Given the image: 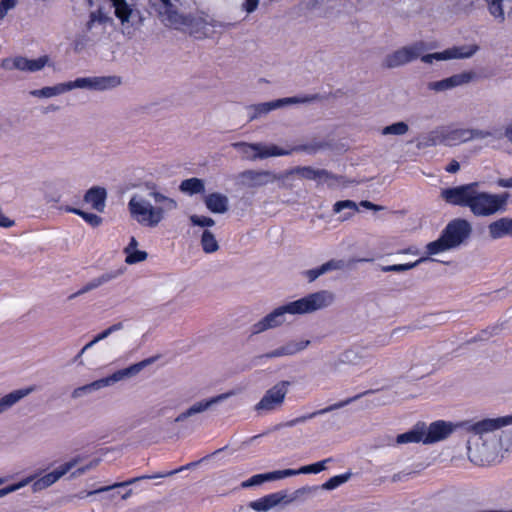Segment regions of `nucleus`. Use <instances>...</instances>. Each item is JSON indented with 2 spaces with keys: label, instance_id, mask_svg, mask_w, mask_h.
I'll return each mask as SVG.
<instances>
[{
  "label": "nucleus",
  "instance_id": "obj_11",
  "mask_svg": "<svg viewBox=\"0 0 512 512\" xmlns=\"http://www.w3.org/2000/svg\"><path fill=\"white\" fill-rule=\"evenodd\" d=\"M179 0H159L156 11L161 21L169 27L180 29L192 25L193 18L190 15L179 13L176 2Z\"/></svg>",
  "mask_w": 512,
  "mask_h": 512
},
{
  "label": "nucleus",
  "instance_id": "obj_10",
  "mask_svg": "<svg viewBox=\"0 0 512 512\" xmlns=\"http://www.w3.org/2000/svg\"><path fill=\"white\" fill-rule=\"evenodd\" d=\"M319 98H320L319 95L312 94V95L286 97V98L276 99V100L269 101V102L252 104L247 107V110L249 112V121H253L257 118H260L263 115L268 114L269 112H271L273 110L283 108L288 105L311 103V102L318 100Z\"/></svg>",
  "mask_w": 512,
  "mask_h": 512
},
{
  "label": "nucleus",
  "instance_id": "obj_28",
  "mask_svg": "<svg viewBox=\"0 0 512 512\" xmlns=\"http://www.w3.org/2000/svg\"><path fill=\"white\" fill-rule=\"evenodd\" d=\"M489 235L492 239H500L507 235L512 236V219L501 218L489 224Z\"/></svg>",
  "mask_w": 512,
  "mask_h": 512
},
{
  "label": "nucleus",
  "instance_id": "obj_54",
  "mask_svg": "<svg viewBox=\"0 0 512 512\" xmlns=\"http://www.w3.org/2000/svg\"><path fill=\"white\" fill-rule=\"evenodd\" d=\"M332 461L331 458L324 459L322 461L310 464L311 473L317 474L326 469V463Z\"/></svg>",
  "mask_w": 512,
  "mask_h": 512
},
{
  "label": "nucleus",
  "instance_id": "obj_6",
  "mask_svg": "<svg viewBox=\"0 0 512 512\" xmlns=\"http://www.w3.org/2000/svg\"><path fill=\"white\" fill-rule=\"evenodd\" d=\"M231 146L241 154L243 159L250 161L269 157L287 156L296 151H314V148L310 145H298L286 149L274 144L265 145L262 143L234 142Z\"/></svg>",
  "mask_w": 512,
  "mask_h": 512
},
{
  "label": "nucleus",
  "instance_id": "obj_46",
  "mask_svg": "<svg viewBox=\"0 0 512 512\" xmlns=\"http://www.w3.org/2000/svg\"><path fill=\"white\" fill-rule=\"evenodd\" d=\"M147 253L145 251L140 250H132L128 253H126V259L125 262L127 264H136L139 262L144 261L147 258Z\"/></svg>",
  "mask_w": 512,
  "mask_h": 512
},
{
  "label": "nucleus",
  "instance_id": "obj_61",
  "mask_svg": "<svg viewBox=\"0 0 512 512\" xmlns=\"http://www.w3.org/2000/svg\"><path fill=\"white\" fill-rule=\"evenodd\" d=\"M110 335H111V334H110V331H109V329L107 328V329H105L104 331H102L101 333H99L98 335H96V336L94 337V339H95V340H96V342L98 343L99 341L106 339V338H107L108 336H110Z\"/></svg>",
  "mask_w": 512,
  "mask_h": 512
},
{
  "label": "nucleus",
  "instance_id": "obj_53",
  "mask_svg": "<svg viewBox=\"0 0 512 512\" xmlns=\"http://www.w3.org/2000/svg\"><path fill=\"white\" fill-rule=\"evenodd\" d=\"M100 460L99 459H94L92 461H90L88 464L84 465V466H81L79 468H77L73 473H72V476L73 477H77V476H80L84 473H86L87 471L95 468L98 464H99Z\"/></svg>",
  "mask_w": 512,
  "mask_h": 512
},
{
  "label": "nucleus",
  "instance_id": "obj_56",
  "mask_svg": "<svg viewBox=\"0 0 512 512\" xmlns=\"http://www.w3.org/2000/svg\"><path fill=\"white\" fill-rule=\"evenodd\" d=\"M460 169V164L456 160H452L447 167L445 168L446 172L448 173H456Z\"/></svg>",
  "mask_w": 512,
  "mask_h": 512
},
{
  "label": "nucleus",
  "instance_id": "obj_18",
  "mask_svg": "<svg viewBox=\"0 0 512 512\" xmlns=\"http://www.w3.org/2000/svg\"><path fill=\"white\" fill-rule=\"evenodd\" d=\"M458 423L453 424L443 420L432 422L425 432L423 443L430 444L446 439L454 430L458 429Z\"/></svg>",
  "mask_w": 512,
  "mask_h": 512
},
{
  "label": "nucleus",
  "instance_id": "obj_37",
  "mask_svg": "<svg viewBox=\"0 0 512 512\" xmlns=\"http://www.w3.org/2000/svg\"><path fill=\"white\" fill-rule=\"evenodd\" d=\"M344 210H348V212L345 213L343 216V220H346V219L350 218L353 214L358 212V207H357L356 203L351 200L338 201L333 206V211L335 213H340Z\"/></svg>",
  "mask_w": 512,
  "mask_h": 512
},
{
  "label": "nucleus",
  "instance_id": "obj_48",
  "mask_svg": "<svg viewBox=\"0 0 512 512\" xmlns=\"http://www.w3.org/2000/svg\"><path fill=\"white\" fill-rule=\"evenodd\" d=\"M190 221L193 225L201 227H211L215 224V221L212 218L198 215H191Z\"/></svg>",
  "mask_w": 512,
  "mask_h": 512
},
{
  "label": "nucleus",
  "instance_id": "obj_38",
  "mask_svg": "<svg viewBox=\"0 0 512 512\" xmlns=\"http://www.w3.org/2000/svg\"><path fill=\"white\" fill-rule=\"evenodd\" d=\"M65 211L74 213V214L82 217L92 227H97L102 223V218L93 213L84 212L80 209L73 208V207H66Z\"/></svg>",
  "mask_w": 512,
  "mask_h": 512
},
{
  "label": "nucleus",
  "instance_id": "obj_4",
  "mask_svg": "<svg viewBox=\"0 0 512 512\" xmlns=\"http://www.w3.org/2000/svg\"><path fill=\"white\" fill-rule=\"evenodd\" d=\"M122 83L121 78L116 75L81 77L74 81L59 83L54 86H47L41 89L32 90L30 94L39 98H50L76 88L104 91L118 87Z\"/></svg>",
  "mask_w": 512,
  "mask_h": 512
},
{
  "label": "nucleus",
  "instance_id": "obj_9",
  "mask_svg": "<svg viewBox=\"0 0 512 512\" xmlns=\"http://www.w3.org/2000/svg\"><path fill=\"white\" fill-rule=\"evenodd\" d=\"M290 386V381L281 380L269 388L254 406L257 414L265 415L279 410L285 402Z\"/></svg>",
  "mask_w": 512,
  "mask_h": 512
},
{
  "label": "nucleus",
  "instance_id": "obj_8",
  "mask_svg": "<svg viewBox=\"0 0 512 512\" xmlns=\"http://www.w3.org/2000/svg\"><path fill=\"white\" fill-rule=\"evenodd\" d=\"M427 49L428 46L424 41H415L388 53L382 60V66L387 69L405 66L419 58L421 59Z\"/></svg>",
  "mask_w": 512,
  "mask_h": 512
},
{
  "label": "nucleus",
  "instance_id": "obj_47",
  "mask_svg": "<svg viewBox=\"0 0 512 512\" xmlns=\"http://www.w3.org/2000/svg\"><path fill=\"white\" fill-rule=\"evenodd\" d=\"M468 141L474 139H486L488 137H492L493 133L488 130L475 129V128H467Z\"/></svg>",
  "mask_w": 512,
  "mask_h": 512
},
{
  "label": "nucleus",
  "instance_id": "obj_25",
  "mask_svg": "<svg viewBox=\"0 0 512 512\" xmlns=\"http://www.w3.org/2000/svg\"><path fill=\"white\" fill-rule=\"evenodd\" d=\"M107 192L103 187L90 188L84 195V201L97 212H103L106 206Z\"/></svg>",
  "mask_w": 512,
  "mask_h": 512
},
{
  "label": "nucleus",
  "instance_id": "obj_42",
  "mask_svg": "<svg viewBox=\"0 0 512 512\" xmlns=\"http://www.w3.org/2000/svg\"><path fill=\"white\" fill-rule=\"evenodd\" d=\"M408 130V125L405 122L400 121L384 127L381 133L382 135H404Z\"/></svg>",
  "mask_w": 512,
  "mask_h": 512
},
{
  "label": "nucleus",
  "instance_id": "obj_43",
  "mask_svg": "<svg viewBox=\"0 0 512 512\" xmlns=\"http://www.w3.org/2000/svg\"><path fill=\"white\" fill-rule=\"evenodd\" d=\"M425 260H426V258H420L417 261L412 262V263L386 265V266L381 267V271H383V272H404V271L410 270L412 268H415L417 265H419L421 262H423Z\"/></svg>",
  "mask_w": 512,
  "mask_h": 512
},
{
  "label": "nucleus",
  "instance_id": "obj_51",
  "mask_svg": "<svg viewBox=\"0 0 512 512\" xmlns=\"http://www.w3.org/2000/svg\"><path fill=\"white\" fill-rule=\"evenodd\" d=\"M33 480V477H27L21 481H19L18 483H15V484H12V485H9V486H6L4 487V491L6 493V495L10 494V493H13L23 487H25L26 485H28L31 481Z\"/></svg>",
  "mask_w": 512,
  "mask_h": 512
},
{
  "label": "nucleus",
  "instance_id": "obj_19",
  "mask_svg": "<svg viewBox=\"0 0 512 512\" xmlns=\"http://www.w3.org/2000/svg\"><path fill=\"white\" fill-rule=\"evenodd\" d=\"M109 21H111V19L100 9L90 13L85 31L90 34L91 39H93L95 43H98L105 34L106 24Z\"/></svg>",
  "mask_w": 512,
  "mask_h": 512
},
{
  "label": "nucleus",
  "instance_id": "obj_2",
  "mask_svg": "<svg viewBox=\"0 0 512 512\" xmlns=\"http://www.w3.org/2000/svg\"><path fill=\"white\" fill-rule=\"evenodd\" d=\"M145 194L135 193L128 202L130 217L139 225L157 227L166 215L177 209L175 199L163 194L155 184H147Z\"/></svg>",
  "mask_w": 512,
  "mask_h": 512
},
{
  "label": "nucleus",
  "instance_id": "obj_5",
  "mask_svg": "<svg viewBox=\"0 0 512 512\" xmlns=\"http://www.w3.org/2000/svg\"><path fill=\"white\" fill-rule=\"evenodd\" d=\"M470 223L465 219H454L450 221L440 237L427 244L426 252L429 255H436L460 246L471 234Z\"/></svg>",
  "mask_w": 512,
  "mask_h": 512
},
{
  "label": "nucleus",
  "instance_id": "obj_52",
  "mask_svg": "<svg viewBox=\"0 0 512 512\" xmlns=\"http://www.w3.org/2000/svg\"><path fill=\"white\" fill-rule=\"evenodd\" d=\"M84 460V456L82 455H76L72 457L69 461L65 462L64 464L60 465L62 470L66 473H68L71 469L76 467L79 463H81Z\"/></svg>",
  "mask_w": 512,
  "mask_h": 512
},
{
  "label": "nucleus",
  "instance_id": "obj_27",
  "mask_svg": "<svg viewBox=\"0 0 512 512\" xmlns=\"http://www.w3.org/2000/svg\"><path fill=\"white\" fill-rule=\"evenodd\" d=\"M368 392H365V394H367ZM364 395V393H363ZM362 396V394H358V395H355L353 397H350V398H347L345 400H342V401H339L337 403H334L330 406H327L323 409H320V410H317V411H314V412H311L309 414H306V415H302V416H299V417H296L297 419V423L298 424H301V423H304L306 422L307 420H310L316 416H320V415H324L328 412H331V411H334V410H337V409H340V408H343L349 404H351L352 402L356 401L357 399H359L360 397Z\"/></svg>",
  "mask_w": 512,
  "mask_h": 512
},
{
  "label": "nucleus",
  "instance_id": "obj_39",
  "mask_svg": "<svg viewBox=\"0 0 512 512\" xmlns=\"http://www.w3.org/2000/svg\"><path fill=\"white\" fill-rule=\"evenodd\" d=\"M95 44L96 43L94 42L93 39H91L90 34H88L84 30L81 34H79L75 37V40L73 42V49L75 52H81L86 47H89V46H92Z\"/></svg>",
  "mask_w": 512,
  "mask_h": 512
},
{
  "label": "nucleus",
  "instance_id": "obj_20",
  "mask_svg": "<svg viewBox=\"0 0 512 512\" xmlns=\"http://www.w3.org/2000/svg\"><path fill=\"white\" fill-rule=\"evenodd\" d=\"M184 468L185 467H180L179 469H175V470L165 472V473H158V474H154V475H143V476L131 478V479H128L123 482H117V483H114L109 486H104V487H100L98 489L92 490V492H89L87 495H96V494L108 492V491L116 489V488L127 487V486H130V485H132L140 480H143V479L164 478V477L176 474L177 472L182 471Z\"/></svg>",
  "mask_w": 512,
  "mask_h": 512
},
{
  "label": "nucleus",
  "instance_id": "obj_33",
  "mask_svg": "<svg viewBox=\"0 0 512 512\" xmlns=\"http://www.w3.org/2000/svg\"><path fill=\"white\" fill-rule=\"evenodd\" d=\"M179 189L181 192L194 195L205 191L204 181L199 178H189L181 182Z\"/></svg>",
  "mask_w": 512,
  "mask_h": 512
},
{
  "label": "nucleus",
  "instance_id": "obj_59",
  "mask_svg": "<svg viewBox=\"0 0 512 512\" xmlns=\"http://www.w3.org/2000/svg\"><path fill=\"white\" fill-rule=\"evenodd\" d=\"M137 246H138V242H137L136 238L131 237L128 246L125 247V249H124V253L126 254L132 250H136Z\"/></svg>",
  "mask_w": 512,
  "mask_h": 512
},
{
  "label": "nucleus",
  "instance_id": "obj_60",
  "mask_svg": "<svg viewBox=\"0 0 512 512\" xmlns=\"http://www.w3.org/2000/svg\"><path fill=\"white\" fill-rule=\"evenodd\" d=\"M191 417V414L189 412V410H185L184 412L180 413L176 418H175V422L179 423V422H183L184 420H186L187 418Z\"/></svg>",
  "mask_w": 512,
  "mask_h": 512
},
{
  "label": "nucleus",
  "instance_id": "obj_12",
  "mask_svg": "<svg viewBox=\"0 0 512 512\" xmlns=\"http://www.w3.org/2000/svg\"><path fill=\"white\" fill-rule=\"evenodd\" d=\"M510 424H512V415L493 419L487 418L476 422L473 420L458 422L460 429L480 437Z\"/></svg>",
  "mask_w": 512,
  "mask_h": 512
},
{
  "label": "nucleus",
  "instance_id": "obj_64",
  "mask_svg": "<svg viewBox=\"0 0 512 512\" xmlns=\"http://www.w3.org/2000/svg\"><path fill=\"white\" fill-rule=\"evenodd\" d=\"M499 185L501 187H505V188H512V177L507 178V179H501L499 181Z\"/></svg>",
  "mask_w": 512,
  "mask_h": 512
},
{
  "label": "nucleus",
  "instance_id": "obj_40",
  "mask_svg": "<svg viewBox=\"0 0 512 512\" xmlns=\"http://www.w3.org/2000/svg\"><path fill=\"white\" fill-rule=\"evenodd\" d=\"M426 144L429 146L446 145L445 127H439L427 135Z\"/></svg>",
  "mask_w": 512,
  "mask_h": 512
},
{
  "label": "nucleus",
  "instance_id": "obj_34",
  "mask_svg": "<svg viewBox=\"0 0 512 512\" xmlns=\"http://www.w3.org/2000/svg\"><path fill=\"white\" fill-rule=\"evenodd\" d=\"M424 435H425L424 425H422V427H419V425H417L415 429L398 435L396 438V443L397 444H406V443H418L420 441L423 442Z\"/></svg>",
  "mask_w": 512,
  "mask_h": 512
},
{
  "label": "nucleus",
  "instance_id": "obj_44",
  "mask_svg": "<svg viewBox=\"0 0 512 512\" xmlns=\"http://www.w3.org/2000/svg\"><path fill=\"white\" fill-rule=\"evenodd\" d=\"M351 477V473L350 472H347V473H344V474H340V475H336V476H333L331 477L329 480H327L324 484H323V489L325 490H333V489H336L337 487H339L340 485L346 483Z\"/></svg>",
  "mask_w": 512,
  "mask_h": 512
},
{
  "label": "nucleus",
  "instance_id": "obj_15",
  "mask_svg": "<svg viewBox=\"0 0 512 512\" xmlns=\"http://www.w3.org/2000/svg\"><path fill=\"white\" fill-rule=\"evenodd\" d=\"M309 345V340H289L267 353L256 356L255 361H257L258 364H263L265 360L268 359L294 356L305 350Z\"/></svg>",
  "mask_w": 512,
  "mask_h": 512
},
{
  "label": "nucleus",
  "instance_id": "obj_14",
  "mask_svg": "<svg viewBox=\"0 0 512 512\" xmlns=\"http://www.w3.org/2000/svg\"><path fill=\"white\" fill-rule=\"evenodd\" d=\"M278 179L276 174L266 170H245L236 177L237 184L243 188L255 189L264 187Z\"/></svg>",
  "mask_w": 512,
  "mask_h": 512
},
{
  "label": "nucleus",
  "instance_id": "obj_32",
  "mask_svg": "<svg viewBox=\"0 0 512 512\" xmlns=\"http://www.w3.org/2000/svg\"><path fill=\"white\" fill-rule=\"evenodd\" d=\"M446 146H454L460 143L468 142L467 128L451 129L445 127Z\"/></svg>",
  "mask_w": 512,
  "mask_h": 512
},
{
  "label": "nucleus",
  "instance_id": "obj_36",
  "mask_svg": "<svg viewBox=\"0 0 512 512\" xmlns=\"http://www.w3.org/2000/svg\"><path fill=\"white\" fill-rule=\"evenodd\" d=\"M319 185L326 184L328 187H336L342 183V177L335 175L325 169L319 170V177L316 181Z\"/></svg>",
  "mask_w": 512,
  "mask_h": 512
},
{
  "label": "nucleus",
  "instance_id": "obj_21",
  "mask_svg": "<svg viewBox=\"0 0 512 512\" xmlns=\"http://www.w3.org/2000/svg\"><path fill=\"white\" fill-rule=\"evenodd\" d=\"M123 272H124L123 268L105 272L102 275H100L99 277L94 278L91 281H89L88 283H86L79 291L74 293L71 296V298L77 297V296L87 293L91 290H94V289L118 278L119 276H121L123 274Z\"/></svg>",
  "mask_w": 512,
  "mask_h": 512
},
{
  "label": "nucleus",
  "instance_id": "obj_35",
  "mask_svg": "<svg viewBox=\"0 0 512 512\" xmlns=\"http://www.w3.org/2000/svg\"><path fill=\"white\" fill-rule=\"evenodd\" d=\"M201 246L205 253H214L219 249L218 242L214 234L209 230H204L201 236Z\"/></svg>",
  "mask_w": 512,
  "mask_h": 512
},
{
  "label": "nucleus",
  "instance_id": "obj_55",
  "mask_svg": "<svg viewBox=\"0 0 512 512\" xmlns=\"http://www.w3.org/2000/svg\"><path fill=\"white\" fill-rule=\"evenodd\" d=\"M259 4V0H245L242 4V9L248 14L253 13Z\"/></svg>",
  "mask_w": 512,
  "mask_h": 512
},
{
  "label": "nucleus",
  "instance_id": "obj_63",
  "mask_svg": "<svg viewBox=\"0 0 512 512\" xmlns=\"http://www.w3.org/2000/svg\"><path fill=\"white\" fill-rule=\"evenodd\" d=\"M360 205L362 207H365V208H368V209H374V210H380L381 209L380 206H377V205L373 204L372 202L366 201V200L365 201H361Z\"/></svg>",
  "mask_w": 512,
  "mask_h": 512
},
{
  "label": "nucleus",
  "instance_id": "obj_17",
  "mask_svg": "<svg viewBox=\"0 0 512 512\" xmlns=\"http://www.w3.org/2000/svg\"><path fill=\"white\" fill-rule=\"evenodd\" d=\"M49 61L47 55L41 56L37 59H28L22 56L13 59H5L2 66L6 69H17L24 72H37L42 70Z\"/></svg>",
  "mask_w": 512,
  "mask_h": 512
},
{
  "label": "nucleus",
  "instance_id": "obj_13",
  "mask_svg": "<svg viewBox=\"0 0 512 512\" xmlns=\"http://www.w3.org/2000/svg\"><path fill=\"white\" fill-rule=\"evenodd\" d=\"M478 50L479 46L476 44L454 46L442 52L426 54L421 58V61L426 64H432L434 61L468 59L471 58Z\"/></svg>",
  "mask_w": 512,
  "mask_h": 512
},
{
  "label": "nucleus",
  "instance_id": "obj_29",
  "mask_svg": "<svg viewBox=\"0 0 512 512\" xmlns=\"http://www.w3.org/2000/svg\"><path fill=\"white\" fill-rule=\"evenodd\" d=\"M232 394H233L232 392L222 393V394H219L210 399L198 401V402L194 403L193 405H191L188 408V410H189L191 416L198 414V413H202V412L212 408L214 405L222 403L223 401L228 399Z\"/></svg>",
  "mask_w": 512,
  "mask_h": 512
},
{
  "label": "nucleus",
  "instance_id": "obj_26",
  "mask_svg": "<svg viewBox=\"0 0 512 512\" xmlns=\"http://www.w3.org/2000/svg\"><path fill=\"white\" fill-rule=\"evenodd\" d=\"M209 211L216 214H223L228 211L229 199L226 195L215 192L208 194L204 199Z\"/></svg>",
  "mask_w": 512,
  "mask_h": 512
},
{
  "label": "nucleus",
  "instance_id": "obj_23",
  "mask_svg": "<svg viewBox=\"0 0 512 512\" xmlns=\"http://www.w3.org/2000/svg\"><path fill=\"white\" fill-rule=\"evenodd\" d=\"M36 390L35 386L14 390L0 398V414L8 411L15 404Z\"/></svg>",
  "mask_w": 512,
  "mask_h": 512
},
{
  "label": "nucleus",
  "instance_id": "obj_41",
  "mask_svg": "<svg viewBox=\"0 0 512 512\" xmlns=\"http://www.w3.org/2000/svg\"><path fill=\"white\" fill-rule=\"evenodd\" d=\"M319 170L320 169H315L311 166H303L294 168L291 170V173L297 174L304 179L317 181V177H319Z\"/></svg>",
  "mask_w": 512,
  "mask_h": 512
},
{
  "label": "nucleus",
  "instance_id": "obj_16",
  "mask_svg": "<svg viewBox=\"0 0 512 512\" xmlns=\"http://www.w3.org/2000/svg\"><path fill=\"white\" fill-rule=\"evenodd\" d=\"M476 78V73L473 71H464L458 74H454L445 79L430 82L428 89L435 92H443L454 89L459 86L469 84Z\"/></svg>",
  "mask_w": 512,
  "mask_h": 512
},
{
  "label": "nucleus",
  "instance_id": "obj_3",
  "mask_svg": "<svg viewBox=\"0 0 512 512\" xmlns=\"http://www.w3.org/2000/svg\"><path fill=\"white\" fill-rule=\"evenodd\" d=\"M335 295L328 290H320L295 301L281 305L252 325V333L259 334L282 326L287 315H304L325 309L333 304Z\"/></svg>",
  "mask_w": 512,
  "mask_h": 512
},
{
  "label": "nucleus",
  "instance_id": "obj_62",
  "mask_svg": "<svg viewBox=\"0 0 512 512\" xmlns=\"http://www.w3.org/2000/svg\"><path fill=\"white\" fill-rule=\"evenodd\" d=\"M96 340L93 338V340H91L90 342H88L82 349L81 351L79 352V354L77 355V358L81 357L85 351H87L88 349L92 348L95 344H96Z\"/></svg>",
  "mask_w": 512,
  "mask_h": 512
},
{
  "label": "nucleus",
  "instance_id": "obj_57",
  "mask_svg": "<svg viewBox=\"0 0 512 512\" xmlns=\"http://www.w3.org/2000/svg\"><path fill=\"white\" fill-rule=\"evenodd\" d=\"M283 472H284V470L269 472L268 473L269 481L285 478V475L283 474Z\"/></svg>",
  "mask_w": 512,
  "mask_h": 512
},
{
  "label": "nucleus",
  "instance_id": "obj_24",
  "mask_svg": "<svg viewBox=\"0 0 512 512\" xmlns=\"http://www.w3.org/2000/svg\"><path fill=\"white\" fill-rule=\"evenodd\" d=\"M293 499L294 498L286 500L285 494H283L281 492H277V493L269 494L263 498H260L256 501L251 502L250 507L256 511H268L269 509L275 507L276 505H278L282 502L289 503Z\"/></svg>",
  "mask_w": 512,
  "mask_h": 512
},
{
  "label": "nucleus",
  "instance_id": "obj_45",
  "mask_svg": "<svg viewBox=\"0 0 512 512\" xmlns=\"http://www.w3.org/2000/svg\"><path fill=\"white\" fill-rule=\"evenodd\" d=\"M485 1L488 5L490 14L492 16H494L495 18L499 19L500 21H504L505 17H504V10H503V6H502L503 0H485Z\"/></svg>",
  "mask_w": 512,
  "mask_h": 512
},
{
  "label": "nucleus",
  "instance_id": "obj_22",
  "mask_svg": "<svg viewBox=\"0 0 512 512\" xmlns=\"http://www.w3.org/2000/svg\"><path fill=\"white\" fill-rule=\"evenodd\" d=\"M345 267V262L339 259H331L319 267L309 269L303 272L308 282L315 281L318 277L335 270H341Z\"/></svg>",
  "mask_w": 512,
  "mask_h": 512
},
{
  "label": "nucleus",
  "instance_id": "obj_30",
  "mask_svg": "<svg viewBox=\"0 0 512 512\" xmlns=\"http://www.w3.org/2000/svg\"><path fill=\"white\" fill-rule=\"evenodd\" d=\"M112 6L115 9V16L121 21L124 25L125 23H129L131 19L134 17L135 12L127 3L126 0H110Z\"/></svg>",
  "mask_w": 512,
  "mask_h": 512
},
{
  "label": "nucleus",
  "instance_id": "obj_49",
  "mask_svg": "<svg viewBox=\"0 0 512 512\" xmlns=\"http://www.w3.org/2000/svg\"><path fill=\"white\" fill-rule=\"evenodd\" d=\"M269 481L268 479V473L265 474H256L252 477H250L248 480L244 481L242 483L243 487H252L261 485L262 483Z\"/></svg>",
  "mask_w": 512,
  "mask_h": 512
},
{
  "label": "nucleus",
  "instance_id": "obj_50",
  "mask_svg": "<svg viewBox=\"0 0 512 512\" xmlns=\"http://www.w3.org/2000/svg\"><path fill=\"white\" fill-rule=\"evenodd\" d=\"M18 0H1L0 1V20L4 19L7 13L15 8Z\"/></svg>",
  "mask_w": 512,
  "mask_h": 512
},
{
  "label": "nucleus",
  "instance_id": "obj_58",
  "mask_svg": "<svg viewBox=\"0 0 512 512\" xmlns=\"http://www.w3.org/2000/svg\"><path fill=\"white\" fill-rule=\"evenodd\" d=\"M503 135L509 142H512V120L505 126Z\"/></svg>",
  "mask_w": 512,
  "mask_h": 512
},
{
  "label": "nucleus",
  "instance_id": "obj_1",
  "mask_svg": "<svg viewBox=\"0 0 512 512\" xmlns=\"http://www.w3.org/2000/svg\"><path fill=\"white\" fill-rule=\"evenodd\" d=\"M478 182H472L442 190L441 197L451 205L468 207L475 216L486 217L504 211L508 194H491L479 189Z\"/></svg>",
  "mask_w": 512,
  "mask_h": 512
},
{
  "label": "nucleus",
  "instance_id": "obj_31",
  "mask_svg": "<svg viewBox=\"0 0 512 512\" xmlns=\"http://www.w3.org/2000/svg\"><path fill=\"white\" fill-rule=\"evenodd\" d=\"M64 475H65V472L62 470L61 466H59L52 472L47 473L40 479L36 480L33 483V490L39 491V490L45 489V488L51 486L52 484H54L56 481H58Z\"/></svg>",
  "mask_w": 512,
  "mask_h": 512
},
{
  "label": "nucleus",
  "instance_id": "obj_7",
  "mask_svg": "<svg viewBox=\"0 0 512 512\" xmlns=\"http://www.w3.org/2000/svg\"><path fill=\"white\" fill-rule=\"evenodd\" d=\"M152 361H153L152 359L143 360V361L133 364L127 368L118 370L108 377L98 379L89 384L78 387L72 392V397L79 398V397L83 396L84 394H88L93 391L100 390L104 387L112 386L115 383H117L125 378H129V377H132V376L138 374L144 367H146L147 365L152 363Z\"/></svg>",
  "mask_w": 512,
  "mask_h": 512
}]
</instances>
